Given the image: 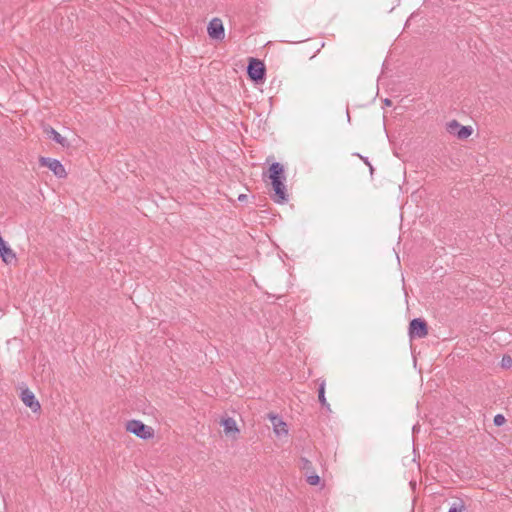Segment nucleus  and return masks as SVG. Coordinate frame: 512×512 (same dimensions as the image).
I'll return each instance as SVG.
<instances>
[{
	"label": "nucleus",
	"mask_w": 512,
	"mask_h": 512,
	"mask_svg": "<svg viewBox=\"0 0 512 512\" xmlns=\"http://www.w3.org/2000/svg\"><path fill=\"white\" fill-rule=\"evenodd\" d=\"M265 65L261 60L251 58L249 61L247 73L251 80L258 82H263L265 76Z\"/></svg>",
	"instance_id": "423d86ee"
},
{
	"label": "nucleus",
	"mask_w": 512,
	"mask_h": 512,
	"mask_svg": "<svg viewBox=\"0 0 512 512\" xmlns=\"http://www.w3.org/2000/svg\"><path fill=\"white\" fill-rule=\"evenodd\" d=\"M46 134L51 137L55 142L60 144L61 146H66L67 141L66 138L63 137L59 132H57L54 128L49 127L46 129Z\"/></svg>",
	"instance_id": "ddd939ff"
},
{
	"label": "nucleus",
	"mask_w": 512,
	"mask_h": 512,
	"mask_svg": "<svg viewBox=\"0 0 512 512\" xmlns=\"http://www.w3.org/2000/svg\"><path fill=\"white\" fill-rule=\"evenodd\" d=\"M220 425L223 428L225 437L231 440H236L238 438L240 429L235 419L231 417H224L220 420Z\"/></svg>",
	"instance_id": "1a4fd4ad"
},
{
	"label": "nucleus",
	"mask_w": 512,
	"mask_h": 512,
	"mask_svg": "<svg viewBox=\"0 0 512 512\" xmlns=\"http://www.w3.org/2000/svg\"><path fill=\"white\" fill-rule=\"evenodd\" d=\"M409 334L411 338H424L428 335V327L425 320L413 319L409 325Z\"/></svg>",
	"instance_id": "9d476101"
},
{
	"label": "nucleus",
	"mask_w": 512,
	"mask_h": 512,
	"mask_svg": "<svg viewBox=\"0 0 512 512\" xmlns=\"http://www.w3.org/2000/svg\"><path fill=\"white\" fill-rule=\"evenodd\" d=\"M245 198H246V195H240V196H239V200H240V201L245 200Z\"/></svg>",
	"instance_id": "a211bd4d"
},
{
	"label": "nucleus",
	"mask_w": 512,
	"mask_h": 512,
	"mask_svg": "<svg viewBox=\"0 0 512 512\" xmlns=\"http://www.w3.org/2000/svg\"><path fill=\"white\" fill-rule=\"evenodd\" d=\"M310 466H311V463L309 461H306V465H305L306 471L304 473L306 482L310 486L321 485L322 480H321L320 476L313 469H311Z\"/></svg>",
	"instance_id": "f8f14e48"
},
{
	"label": "nucleus",
	"mask_w": 512,
	"mask_h": 512,
	"mask_svg": "<svg viewBox=\"0 0 512 512\" xmlns=\"http://www.w3.org/2000/svg\"><path fill=\"white\" fill-rule=\"evenodd\" d=\"M325 384L322 383L319 389V401L325 405L326 404V398H325Z\"/></svg>",
	"instance_id": "2eb2a0df"
},
{
	"label": "nucleus",
	"mask_w": 512,
	"mask_h": 512,
	"mask_svg": "<svg viewBox=\"0 0 512 512\" xmlns=\"http://www.w3.org/2000/svg\"><path fill=\"white\" fill-rule=\"evenodd\" d=\"M446 131L461 140L469 138L473 132L471 127L463 126L456 120L447 123Z\"/></svg>",
	"instance_id": "6e6552de"
},
{
	"label": "nucleus",
	"mask_w": 512,
	"mask_h": 512,
	"mask_svg": "<svg viewBox=\"0 0 512 512\" xmlns=\"http://www.w3.org/2000/svg\"><path fill=\"white\" fill-rule=\"evenodd\" d=\"M207 33L211 39L222 41L225 38L223 21L218 17L212 18L208 23Z\"/></svg>",
	"instance_id": "0eeeda50"
},
{
	"label": "nucleus",
	"mask_w": 512,
	"mask_h": 512,
	"mask_svg": "<svg viewBox=\"0 0 512 512\" xmlns=\"http://www.w3.org/2000/svg\"><path fill=\"white\" fill-rule=\"evenodd\" d=\"M448 512H462V509L458 507H452Z\"/></svg>",
	"instance_id": "f3484780"
},
{
	"label": "nucleus",
	"mask_w": 512,
	"mask_h": 512,
	"mask_svg": "<svg viewBox=\"0 0 512 512\" xmlns=\"http://www.w3.org/2000/svg\"><path fill=\"white\" fill-rule=\"evenodd\" d=\"M269 179L274 191L273 199L276 203L282 204L287 201V193L284 180V167L280 163H273L269 168Z\"/></svg>",
	"instance_id": "f257e3e1"
},
{
	"label": "nucleus",
	"mask_w": 512,
	"mask_h": 512,
	"mask_svg": "<svg viewBox=\"0 0 512 512\" xmlns=\"http://www.w3.org/2000/svg\"><path fill=\"white\" fill-rule=\"evenodd\" d=\"M19 397L22 403L31 410L34 414H39L41 412V404L37 399L35 393L27 388L23 387L20 389Z\"/></svg>",
	"instance_id": "20e7f679"
},
{
	"label": "nucleus",
	"mask_w": 512,
	"mask_h": 512,
	"mask_svg": "<svg viewBox=\"0 0 512 512\" xmlns=\"http://www.w3.org/2000/svg\"><path fill=\"white\" fill-rule=\"evenodd\" d=\"M0 257L2 261L8 265L16 262V253L9 245L7 241H5L0 236Z\"/></svg>",
	"instance_id": "9b49d317"
},
{
	"label": "nucleus",
	"mask_w": 512,
	"mask_h": 512,
	"mask_svg": "<svg viewBox=\"0 0 512 512\" xmlns=\"http://www.w3.org/2000/svg\"><path fill=\"white\" fill-rule=\"evenodd\" d=\"M39 164L42 167L48 168L59 179H65L68 176L65 166L55 158L40 157Z\"/></svg>",
	"instance_id": "7ed1b4c3"
},
{
	"label": "nucleus",
	"mask_w": 512,
	"mask_h": 512,
	"mask_svg": "<svg viewBox=\"0 0 512 512\" xmlns=\"http://www.w3.org/2000/svg\"><path fill=\"white\" fill-rule=\"evenodd\" d=\"M124 429L128 434L144 441L152 440L156 435V431L152 426L147 425L138 419H130L126 421Z\"/></svg>",
	"instance_id": "f03ea898"
},
{
	"label": "nucleus",
	"mask_w": 512,
	"mask_h": 512,
	"mask_svg": "<svg viewBox=\"0 0 512 512\" xmlns=\"http://www.w3.org/2000/svg\"><path fill=\"white\" fill-rule=\"evenodd\" d=\"M501 366L503 368H511L512 367V358L511 356H504L501 360Z\"/></svg>",
	"instance_id": "4468645a"
},
{
	"label": "nucleus",
	"mask_w": 512,
	"mask_h": 512,
	"mask_svg": "<svg viewBox=\"0 0 512 512\" xmlns=\"http://www.w3.org/2000/svg\"><path fill=\"white\" fill-rule=\"evenodd\" d=\"M505 422V418L504 416L502 415H496L495 418H494V423L497 425V426H501L502 424H504Z\"/></svg>",
	"instance_id": "dca6fc26"
},
{
	"label": "nucleus",
	"mask_w": 512,
	"mask_h": 512,
	"mask_svg": "<svg viewBox=\"0 0 512 512\" xmlns=\"http://www.w3.org/2000/svg\"><path fill=\"white\" fill-rule=\"evenodd\" d=\"M268 419L271 422L273 433L279 439L287 438L289 435V427L287 423L275 413H269Z\"/></svg>",
	"instance_id": "39448f33"
}]
</instances>
